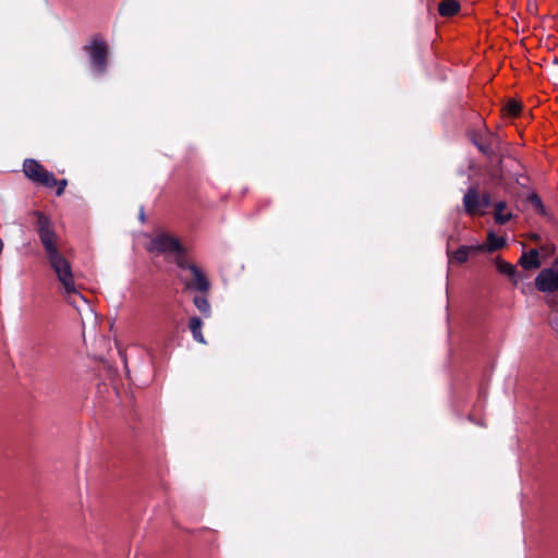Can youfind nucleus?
Segmentation results:
<instances>
[{
	"mask_svg": "<svg viewBox=\"0 0 558 558\" xmlns=\"http://www.w3.org/2000/svg\"><path fill=\"white\" fill-rule=\"evenodd\" d=\"M36 216L37 232L45 248L48 263L60 283V292L68 303L78 307V301L86 303V299L78 291L72 266L59 251L58 236L51 227L49 218L41 213H36Z\"/></svg>",
	"mask_w": 558,
	"mask_h": 558,
	"instance_id": "obj_1",
	"label": "nucleus"
},
{
	"mask_svg": "<svg viewBox=\"0 0 558 558\" xmlns=\"http://www.w3.org/2000/svg\"><path fill=\"white\" fill-rule=\"evenodd\" d=\"M148 251L157 254H172L174 260L180 268L185 267V256L179 241L168 234H159L154 236L148 245Z\"/></svg>",
	"mask_w": 558,
	"mask_h": 558,
	"instance_id": "obj_2",
	"label": "nucleus"
},
{
	"mask_svg": "<svg viewBox=\"0 0 558 558\" xmlns=\"http://www.w3.org/2000/svg\"><path fill=\"white\" fill-rule=\"evenodd\" d=\"M23 171L31 181L46 187H53L57 184V179L53 173L46 170L35 159H26L23 163Z\"/></svg>",
	"mask_w": 558,
	"mask_h": 558,
	"instance_id": "obj_3",
	"label": "nucleus"
},
{
	"mask_svg": "<svg viewBox=\"0 0 558 558\" xmlns=\"http://www.w3.org/2000/svg\"><path fill=\"white\" fill-rule=\"evenodd\" d=\"M535 286L542 292H555L558 290V258L549 268L539 271L535 278Z\"/></svg>",
	"mask_w": 558,
	"mask_h": 558,
	"instance_id": "obj_4",
	"label": "nucleus"
},
{
	"mask_svg": "<svg viewBox=\"0 0 558 558\" xmlns=\"http://www.w3.org/2000/svg\"><path fill=\"white\" fill-rule=\"evenodd\" d=\"M90 62L98 73H104L107 66L108 47L107 44L98 38L93 39L89 47Z\"/></svg>",
	"mask_w": 558,
	"mask_h": 558,
	"instance_id": "obj_5",
	"label": "nucleus"
},
{
	"mask_svg": "<svg viewBox=\"0 0 558 558\" xmlns=\"http://www.w3.org/2000/svg\"><path fill=\"white\" fill-rule=\"evenodd\" d=\"M184 270H187L191 275L190 279L182 278L185 281L187 289L197 290L199 292H206L209 289V282L201 269L194 264H190L185 259Z\"/></svg>",
	"mask_w": 558,
	"mask_h": 558,
	"instance_id": "obj_6",
	"label": "nucleus"
},
{
	"mask_svg": "<svg viewBox=\"0 0 558 558\" xmlns=\"http://www.w3.org/2000/svg\"><path fill=\"white\" fill-rule=\"evenodd\" d=\"M463 206L466 214L474 216L481 210V196L476 187H470L463 196Z\"/></svg>",
	"mask_w": 558,
	"mask_h": 558,
	"instance_id": "obj_7",
	"label": "nucleus"
},
{
	"mask_svg": "<svg viewBox=\"0 0 558 558\" xmlns=\"http://www.w3.org/2000/svg\"><path fill=\"white\" fill-rule=\"evenodd\" d=\"M482 252V246L477 245H462L453 253H448V257L450 262H456L458 264L465 263L470 256V254Z\"/></svg>",
	"mask_w": 558,
	"mask_h": 558,
	"instance_id": "obj_8",
	"label": "nucleus"
},
{
	"mask_svg": "<svg viewBox=\"0 0 558 558\" xmlns=\"http://www.w3.org/2000/svg\"><path fill=\"white\" fill-rule=\"evenodd\" d=\"M506 245V240L502 236L496 235L494 232H488L487 242L485 244H477L482 246V252H494Z\"/></svg>",
	"mask_w": 558,
	"mask_h": 558,
	"instance_id": "obj_9",
	"label": "nucleus"
},
{
	"mask_svg": "<svg viewBox=\"0 0 558 558\" xmlns=\"http://www.w3.org/2000/svg\"><path fill=\"white\" fill-rule=\"evenodd\" d=\"M519 263L524 269L538 268L541 266V262L538 258V252L536 250H531L530 252L524 253L521 256Z\"/></svg>",
	"mask_w": 558,
	"mask_h": 558,
	"instance_id": "obj_10",
	"label": "nucleus"
},
{
	"mask_svg": "<svg viewBox=\"0 0 558 558\" xmlns=\"http://www.w3.org/2000/svg\"><path fill=\"white\" fill-rule=\"evenodd\" d=\"M189 328L192 332L193 339L199 343H206L204 335L202 332L203 322L199 317L193 316L190 318Z\"/></svg>",
	"mask_w": 558,
	"mask_h": 558,
	"instance_id": "obj_11",
	"label": "nucleus"
},
{
	"mask_svg": "<svg viewBox=\"0 0 558 558\" xmlns=\"http://www.w3.org/2000/svg\"><path fill=\"white\" fill-rule=\"evenodd\" d=\"M507 204L506 202H498L495 204V221L497 223L504 225L508 222L512 218V214L510 211H506Z\"/></svg>",
	"mask_w": 558,
	"mask_h": 558,
	"instance_id": "obj_12",
	"label": "nucleus"
},
{
	"mask_svg": "<svg viewBox=\"0 0 558 558\" xmlns=\"http://www.w3.org/2000/svg\"><path fill=\"white\" fill-rule=\"evenodd\" d=\"M459 9L460 4L456 0H444L440 2L438 11L442 16H452L459 11Z\"/></svg>",
	"mask_w": 558,
	"mask_h": 558,
	"instance_id": "obj_13",
	"label": "nucleus"
},
{
	"mask_svg": "<svg viewBox=\"0 0 558 558\" xmlns=\"http://www.w3.org/2000/svg\"><path fill=\"white\" fill-rule=\"evenodd\" d=\"M193 302H194V305L197 307V310L205 317H209L210 316V313H211L210 304H209L208 300L205 296H202V295L195 296Z\"/></svg>",
	"mask_w": 558,
	"mask_h": 558,
	"instance_id": "obj_14",
	"label": "nucleus"
},
{
	"mask_svg": "<svg viewBox=\"0 0 558 558\" xmlns=\"http://www.w3.org/2000/svg\"><path fill=\"white\" fill-rule=\"evenodd\" d=\"M496 266H497V269L501 272V274H505L507 276H513L514 272H515V268L513 265H511L510 263H507L505 260H501V259H497L496 262Z\"/></svg>",
	"mask_w": 558,
	"mask_h": 558,
	"instance_id": "obj_15",
	"label": "nucleus"
},
{
	"mask_svg": "<svg viewBox=\"0 0 558 558\" xmlns=\"http://www.w3.org/2000/svg\"><path fill=\"white\" fill-rule=\"evenodd\" d=\"M505 113L510 117H515L520 113L521 105L515 100H510L504 108Z\"/></svg>",
	"mask_w": 558,
	"mask_h": 558,
	"instance_id": "obj_16",
	"label": "nucleus"
},
{
	"mask_svg": "<svg viewBox=\"0 0 558 558\" xmlns=\"http://www.w3.org/2000/svg\"><path fill=\"white\" fill-rule=\"evenodd\" d=\"M530 202L535 207V209L537 211H539L542 214L544 213V206L542 204L541 198L537 195H535V194L531 195L530 196Z\"/></svg>",
	"mask_w": 558,
	"mask_h": 558,
	"instance_id": "obj_17",
	"label": "nucleus"
},
{
	"mask_svg": "<svg viewBox=\"0 0 558 558\" xmlns=\"http://www.w3.org/2000/svg\"><path fill=\"white\" fill-rule=\"evenodd\" d=\"M473 143L477 146V148L485 153V154H489L490 153V147L488 144L484 143L483 141L478 140L477 137H473Z\"/></svg>",
	"mask_w": 558,
	"mask_h": 558,
	"instance_id": "obj_18",
	"label": "nucleus"
},
{
	"mask_svg": "<svg viewBox=\"0 0 558 558\" xmlns=\"http://www.w3.org/2000/svg\"><path fill=\"white\" fill-rule=\"evenodd\" d=\"M56 185L58 186L57 195L60 196L63 193L65 186L68 185V181L65 179L57 180V184Z\"/></svg>",
	"mask_w": 558,
	"mask_h": 558,
	"instance_id": "obj_19",
	"label": "nucleus"
},
{
	"mask_svg": "<svg viewBox=\"0 0 558 558\" xmlns=\"http://www.w3.org/2000/svg\"><path fill=\"white\" fill-rule=\"evenodd\" d=\"M490 204H492V198H490L489 194H484L483 196H481V207L482 208H486Z\"/></svg>",
	"mask_w": 558,
	"mask_h": 558,
	"instance_id": "obj_20",
	"label": "nucleus"
},
{
	"mask_svg": "<svg viewBox=\"0 0 558 558\" xmlns=\"http://www.w3.org/2000/svg\"><path fill=\"white\" fill-rule=\"evenodd\" d=\"M549 324L551 328L555 330V332L558 333V316L550 318Z\"/></svg>",
	"mask_w": 558,
	"mask_h": 558,
	"instance_id": "obj_21",
	"label": "nucleus"
}]
</instances>
